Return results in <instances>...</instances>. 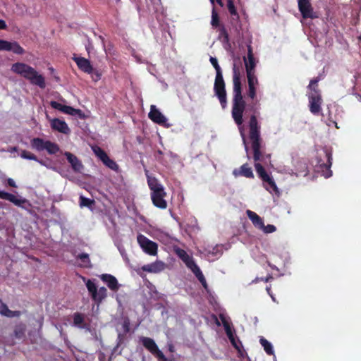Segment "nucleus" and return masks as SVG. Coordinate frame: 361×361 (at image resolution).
Instances as JSON below:
<instances>
[{"instance_id":"5","label":"nucleus","mask_w":361,"mask_h":361,"mask_svg":"<svg viewBox=\"0 0 361 361\" xmlns=\"http://www.w3.org/2000/svg\"><path fill=\"white\" fill-rule=\"evenodd\" d=\"M214 91L215 95L219 100L222 109H226L227 106V95L223 74L216 75L214 85Z\"/></svg>"},{"instance_id":"51","label":"nucleus","mask_w":361,"mask_h":361,"mask_svg":"<svg viewBox=\"0 0 361 361\" xmlns=\"http://www.w3.org/2000/svg\"><path fill=\"white\" fill-rule=\"evenodd\" d=\"M225 331H226V334L228 339H231V338H233L235 336L234 334L231 329V327H229L228 329H225Z\"/></svg>"},{"instance_id":"45","label":"nucleus","mask_w":361,"mask_h":361,"mask_svg":"<svg viewBox=\"0 0 361 361\" xmlns=\"http://www.w3.org/2000/svg\"><path fill=\"white\" fill-rule=\"evenodd\" d=\"M232 345L238 351L239 353H241L240 348L242 347V344L240 341H236L235 336L229 339Z\"/></svg>"},{"instance_id":"23","label":"nucleus","mask_w":361,"mask_h":361,"mask_svg":"<svg viewBox=\"0 0 361 361\" xmlns=\"http://www.w3.org/2000/svg\"><path fill=\"white\" fill-rule=\"evenodd\" d=\"M246 214L255 227L259 229L264 227V221L257 214L251 210H247Z\"/></svg>"},{"instance_id":"9","label":"nucleus","mask_w":361,"mask_h":361,"mask_svg":"<svg viewBox=\"0 0 361 361\" xmlns=\"http://www.w3.org/2000/svg\"><path fill=\"white\" fill-rule=\"evenodd\" d=\"M92 149L94 154L102 161V163L112 170H117L118 166L117 164L109 158L106 152L100 147L94 145L92 147Z\"/></svg>"},{"instance_id":"14","label":"nucleus","mask_w":361,"mask_h":361,"mask_svg":"<svg viewBox=\"0 0 361 361\" xmlns=\"http://www.w3.org/2000/svg\"><path fill=\"white\" fill-rule=\"evenodd\" d=\"M148 116L153 122L161 126H165L167 122V118L154 105L151 106Z\"/></svg>"},{"instance_id":"29","label":"nucleus","mask_w":361,"mask_h":361,"mask_svg":"<svg viewBox=\"0 0 361 361\" xmlns=\"http://www.w3.org/2000/svg\"><path fill=\"white\" fill-rule=\"evenodd\" d=\"M77 259H80L81 263L80 266L83 268H92L91 261L89 255L87 253H82L78 255Z\"/></svg>"},{"instance_id":"30","label":"nucleus","mask_w":361,"mask_h":361,"mask_svg":"<svg viewBox=\"0 0 361 361\" xmlns=\"http://www.w3.org/2000/svg\"><path fill=\"white\" fill-rule=\"evenodd\" d=\"M45 150L49 154H56L60 151V147L56 143L47 140Z\"/></svg>"},{"instance_id":"13","label":"nucleus","mask_w":361,"mask_h":361,"mask_svg":"<svg viewBox=\"0 0 361 361\" xmlns=\"http://www.w3.org/2000/svg\"><path fill=\"white\" fill-rule=\"evenodd\" d=\"M243 61L245 63L246 73L255 72L256 62L252 51V47L250 44L247 45V56H243Z\"/></svg>"},{"instance_id":"17","label":"nucleus","mask_w":361,"mask_h":361,"mask_svg":"<svg viewBox=\"0 0 361 361\" xmlns=\"http://www.w3.org/2000/svg\"><path fill=\"white\" fill-rule=\"evenodd\" d=\"M325 157L326 159V162L321 163L320 161H318L319 167L321 168L323 176L325 178H329L332 175V171L330 170V168L332 164V155L331 152L328 151H325Z\"/></svg>"},{"instance_id":"28","label":"nucleus","mask_w":361,"mask_h":361,"mask_svg":"<svg viewBox=\"0 0 361 361\" xmlns=\"http://www.w3.org/2000/svg\"><path fill=\"white\" fill-rule=\"evenodd\" d=\"M20 156L21 158L28 160L36 161L41 165H44V162L42 160H39L36 155L27 150H21Z\"/></svg>"},{"instance_id":"50","label":"nucleus","mask_w":361,"mask_h":361,"mask_svg":"<svg viewBox=\"0 0 361 361\" xmlns=\"http://www.w3.org/2000/svg\"><path fill=\"white\" fill-rule=\"evenodd\" d=\"M91 74H93L92 77L95 81L99 80L101 78V73L98 71H95L94 68L93 73H92Z\"/></svg>"},{"instance_id":"59","label":"nucleus","mask_w":361,"mask_h":361,"mask_svg":"<svg viewBox=\"0 0 361 361\" xmlns=\"http://www.w3.org/2000/svg\"><path fill=\"white\" fill-rule=\"evenodd\" d=\"M215 2H216L220 6H221V7L224 6V3H223L222 0H216Z\"/></svg>"},{"instance_id":"63","label":"nucleus","mask_w":361,"mask_h":361,"mask_svg":"<svg viewBox=\"0 0 361 361\" xmlns=\"http://www.w3.org/2000/svg\"><path fill=\"white\" fill-rule=\"evenodd\" d=\"M358 40L361 42V35L358 37Z\"/></svg>"},{"instance_id":"35","label":"nucleus","mask_w":361,"mask_h":361,"mask_svg":"<svg viewBox=\"0 0 361 361\" xmlns=\"http://www.w3.org/2000/svg\"><path fill=\"white\" fill-rule=\"evenodd\" d=\"M227 7H228V12L229 13L233 16H235L236 17L237 19L239 18V14L236 10V8L234 5V3H233V0H227Z\"/></svg>"},{"instance_id":"62","label":"nucleus","mask_w":361,"mask_h":361,"mask_svg":"<svg viewBox=\"0 0 361 361\" xmlns=\"http://www.w3.org/2000/svg\"><path fill=\"white\" fill-rule=\"evenodd\" d=\"M121 337H122V336H121V334H118V339H119L120 341H119V343H118V345H119V344H120V343H121Z\"/></svg>"},{"instance_id":"54","label":"nucleus","mask_w":361,"mask_h":361,"mask_svg":"<svg viewBox=\"0 0 361 361\" xmlns=\"http://www.w3.org/2000/svg\"><path fill=\"white\" fill-rule=\"evenodd\" d=\"M7 183L9 186L12 187V188H16L17 185H16V183L15 181L13 180V179L9 178L7 179Z\"/></svg>"},{"instance_id":"12","label":"nucleus","mask_w":361,"mask_h":361,"mask_svg":"<svg viewBox=\"0 0 361 361\" xmlns=\"http://www.w3.org/2000/svg\"><path fill=\"white\" fill-rule=\"evenodd\" d=\"M0 50L11 51L16 54H23L24 49L16 42H10L0 39Z\"/></svg>"},{"instance_id":"42","label":"nucleus","mask_w":361,"mask_h":361,"mask_svg":"<svg viewBox=\"0 0 361 361\" xmlns=\"http://www.w3.org/2000/svg\"><path fill=\"white\" fill-rule=\"evenodd\" d=\"M190 269L195 274L197 279L204 276L202 271L200 270V267L197 265V264L192 265V267Z\"/></svg>"},{"instance_id":"26","label":"nucleus","mask_w":361,"mask_h":361,"mask_svg":"<svg viewBox=\"0 0 361 361\" xmlns=\"http://www.w3.org/2000/svg\"><path fill=\"white\" fill-rule=\"evenodd\" d=\"M0 314L7 317H19L20 315V311H12L8 309V306L6 304H2L0 305Z\"/></svg>"},{"instance_id":"3","label":"nucleus","mask_w":361,"mask_h":361,"mask_svg":"<svg viewBox=\"0 0 361 361\" xmlns=\"http://www.w3.org/2000/svg\"><path fill=\"white\" fill-rule=\"evenodd\" d=\"M11 71L29 80L32 85H37L41 89L46 87L44 77L27 63H15L11 66Z\"/></svg>"},{"instance_id":"36","label":"nucleus","mask_w":361,"mask_h":361,"mask_svg":"<svg viewBox=\"0 0 361 361\" xmlns=\"http://www.w3.org/2000/svg\"><path fill=\"white\" fill-rule=\"evenodd\" d=\"M95 203L94 200L87 198L84 196L80 197V207H91Z\"/></svg>"},{"instance_id":"16","label":"nucleus","mask_w":361,"mask_h":361,"mask_svg":"<svg viewBox=\"0 0 361 361\" xmlns=\"http://www.w3.org/2000/svg\"><path fill=\"white\" fill-rule=\"evenodd\" d=\"M73 60L76 63L78 68L82 72L88 74L93 73V67L88 59L84 57L74 56Z\"/></svg>"},{"instance_id":"41","label":"nucleus","mask_w":361,"mask_h":361,"mask_svg":"<svg viewBox=\"0 0 361 361\" xmlns=\"http://www.w3.org/2000/svg\"><path fill=\"white\" fill-rule=\"evenodd\" d=\"M209 61L216 71V75H221L222 73L221 68L218 63V61L215 57L211 56Z\"/></svg>"},{"instance_id":"27","label":"nucleus","mask_w":361,"mask_h":361,"mask_svg":"<svg viewBox=\"0 0 361 361\" xmlns=\"http://www.w3.org/2000/svg\"><path fill=\"white\" fill-rule=\"evenodd\" d=\"M320 80V78L319 76L314 78L310 81V84L307 86V88L310 90V92L309 94H321L320 90L319 89L318 82Z\"/></svg>"},{"instance_id":"24","label":"nucleus","mask_w":361,"mask_h":361,"mask_svg":"<svg viewBox=\"0 0 361 361\" xmlns=\"http://www.w3.org/2000/svg\"><path fill=\"white\" fill-rule=\"evenodd\" d=\"M73 326L80 328L85 329L87 326V324L85 322V315L80 312H75L73 315Z\"/></svg>"},{"instance_id":"15","label":"nucleus","mask_w":361,"mask_h":361,"mask_svg":"<svg viewBox=\"0 0 361 361\" xmlns=\"http://www.w3.org/2000/svg\"><path fill=\"white\" fill-rule=\"evenodd\" d=\"M51 128L53 130L68 135L71 130L67 123L59 118H53L50 121Z\"/></svg>"},{"instance_id":"60","label":"nucleus","mask_w":361,"mask_h":361,"mask_svg":"<svg viewBox=\"0 0 361 361\" xmlns=\"http://www.w3.org/2000/svg\"><path fill=\"white\" fill-rule=\"evenodd\" d=\"M159 361H172L171 360H168L165 355H164V358H157Z\"/></svg>"},{"instance_id":"4","label":"nucleus","mask_w":361,"mask_h":361,"mask_svg":"<svg viewBox=\"0 0 361 361\" xmlns=\"http://www.w3.org/2000/svg\"><path fill=\"white\" fill-rule=\"evenodd\" d=\"M147 179V184L151 190V199L154 205L159 209H164L167 207V202L164 200L166 195L163 185L155 178L149 176V171L145 170Z\"/></svg>"},{"instance_id":"8","label":"nucleus","mask_w":361,"mask_h":361,"mask_svg":"<svg viewBox=\"0 0 361 361\" xmlns=\"http://www.w3.org/2000/svg\"><path fill=\"white\" fill-rule=\"evenodd\" d=\"M298 9L302 16L305 19H314L318 18V15L314 11L310 0H297Z\"/></svg>"},{"instance_id":"7","label":"nucleus","mask_w":361,"mask_h":361,"mask_svg":"<svg viewBox=\"0 0 361 361\" xmlns=\"http://www.w3.org/2000/svg\"><path fill=\"white\" fill-rule=\"evenodd\" d=\"M137 240L142 250L149 255H157L158 246L155 242L150 240L142 234H139Z\"/></svg>"},{"instance_id":"61","label":"nucleus","mask_w":361,"mask_h":361,"mask_svg":"<svg viewBox=\"0 0 361 361\" xmlns=\"http://www.w3.org/2000/svg\"><path fill=\"white\" fill-rule=\"evenodd\" d=\"M209 1H210L211 4L213 5V7L215 6L214 4H215L216 0H209Z\"/></svg>"},{"instance_id":"31","label":"nucleus","mask_w":361,"mask_h":361,"mask_svg":"<svg viewBox=\"0 0 361 361\" xmlns=\"http://www.w3.org/2000/svg\"><path fill=\"white\" fill-rule=\"evenodd\" d=\"M259 342L267 355H274L273 346L270 342H269L267 339H265L263 337L260 338Z\"/></svg>"},{"instance_id":"18","label":"nucleus","mask_w":361,"mask_h":361,"mask_svg":"<svg viewBox=\"0 0 361 361\" xmlns=\"http://www.w3.org/2000/svg\"><path fill=\"white\" fill-rule=\"evenodd\" d=\"M63 154L66 157V159L70 163L73 170L75 172H80L83 169V165L81 161L79 160L75 155L69 152H65Z\"/></svg>"},{"instance_id":"11","label":"nucleus","mask_w":361,"mask_h":361,"mask_svg":"<svg viewBox=\"0 0 361 361\" xmlns=\"http://www.w3.org/2000/svg\"><path fill=\"white\" fill-rule=\"evenodd\" d=\"M310 111L314 115H319L322 111V98L321 94H308Z\"/></svg>"},{"instance_id":"39","label":"nucleus","mask_w":361,"mask_h":361,"mask_svg":"<svg viewBox=\"0 0 361 361\" xmlns=\"http://www.w3.org/2000/svg\"><path fill=\"white\" fill-rule=\"evenodd\" d=\"M219 39H223V42L224 43H228L229 42V35L228 33L225 28L224 26H221L219 29Z\"/></svg>"},{"instance_id":"56","label":"nucleus","mask_w":361,"mask_h":361,"mask_svg":"<svg viewBox=\"0 0 361 361\" xmlns=\"http://www.w3.org/2000/svg\"><path fill=\"white\" fill-rule=\"evenodd\" d=\"M302 169H303V171H302V173H303L302 175L304 176H305L308 174L307 166H306V164L302 165Z\"/></svg>"},{"instance_id":"49","label":"nucleus","mask_w":361,"mask_h":361,"mask_svg":"<svg viewBox=\"0 0 361 361\" xmlns=\"http://www.w3.org/2000/svg\"><path fill=\"white\" fill-rule=\"evenodd\" d=\"M221 320L222 322L224 329H227L231 327L228 322L226 319V318L223 315H220Z\"/></svg>"},{"instance_id":"1","label":"nucleus","mask_w":361,"mask_h":361,"mask_svg":"<svg viewBox=\"0 0 361 361\" xmlns=\"http://www.w3.org/2000/svg\"><path fill=\"white\" fill-rule=\"evenodd\" d=\"M256 104L252 106V110L254 114L257 112V108L255 107ZM249 138L252 142V148L253 150V159L256 162L255 167L258 176L262 179L263 183L266 184V189H271L273 191L278 192V188L274 180L270 176L262 166V165L257 161L264 160V155L262 154L261 149L262 139L260 137V126L258 124L257 117L255 114L251 115L249 121Z\"/></svg>"},{"instance_id":"40","label":"nucleus","mask_w":361,"mask_h":361,"mask_svg":"<svg viewBox=\"0 0 361 361\" xmlns=\"http://www.w3.org/2000/svg\"><path fill=\"white\" fill-rule=\"evenodd\" d=\"M247 78L248 86H255L258 83V80L255 76V72H252L251 73H246Z\"/></svg>"},{"instance_id":"55","label":"nucleus","mask_w":361,"mask_h":361,"mask_svg":"<svg viewBox=\"0 0 361 361\" xmlns=\"http://www.w3.org/2000/svg\"><path fill=\"white\" fill-rule=\"evenodd\" d=\"M7 25L6 22L4 20L0 19V30L6 29Z\"/></svg>"},{"instance_id":"32","label":"nucleus","mask_w":361,"mask_h":361,"mask_svg":"<svg viewBox=\"0 0 361 361\" xmlns=\"http://www.w3.org/2000/svg\"><path fill=\"white\" fill-rule=\"evenodd\" d=\"M107 296V290L105 287H101L97 290L95 299H92L97 303H100Z\"/></svg>"},{"instance_id":"44","label":"nucleus","mask_w":361,"mask_h":361,"mask_svg":"<svg viewBox=\"0 0 361 361\" xmlns=\"http://www.w3.org/2000/svg\"><path fill=\"white\" fill-rule=\"evenodd\" d=\"M264 233H271L274 231H276V228L275 226L274 225H271V224H268L267 226H264V227H262L261 228Z\"/></svg>"},{"instance_id":"57","label":"nucleus","mask_w":361,"mask_h":361,"mask_svg":"<svg viewBox=\"0 0 361 361\" xmlns=\"http://www.w3.org/2000/svg\"><path fill=\"white\" fill-rule=\"evenodd\" d=\"M169 351L171 353H173L175 351V347L173 344H169L168 345Z\"/></svg>"},{"instance_id":"19","label":"nucleus","mask_w":361,"mask_h":361,"mask_svg":"<svg viewBox=\"0 0 361 361\" xmlns=\"http://www.w3.org/2000/svg\"><path fill=\"white\" fill-rule=\"evenodd\" d=\"M233 174L235 176H243L248 178H253L254 174L252 168L248 164H243L239 169H235L233 171Z\"/></svg>"},{"instance_id":"34","label":"nucleus","mask_w":361,"mask_h":361,"mask_svg":"<svg viewBox=\"0 0 361 361\" xmlns=\"http://www.w3.org/2000/svg\"><path fill=\"white\" fill-rule=\"evenodd\" d=\"M86 287L91 295L92 299H95L96 293H97V286L95 283L92 281L90 279H88L86 282Z\"/></svg>"},{"instance_id":"48","label":"nucleus","mask_w":361,"mask_h":361,"mask_svg":"<svg viewBox=\"0 0 361 361\" xmlns=\"http://www.w3.org/2000/svg\"><path fill=\"white\" fill-rule=\"evenodd\" d=\"M122 326H123V331L126 334H127L130 331V320L128 319H126L123 321Z\"/></svg>"},{"instance_id":"21","label":"nucleus","mask_w":361,"mask_h":361,"mask_svg":"<svg viewBox=\"0 0 361 361\" xmlns=\"http://www.w3.org/2000/svg\"><path fill=\"white\" fill-rule=\"evenodd\" d=\"M176 254L189 269L192 267V265L196 264L193 257L189 255L185 250L183 249H178L176 250Z\"/></svg>"},{"instance_id":"37","label":"nucleus","mask_w":361,"mask_h":361,"mask_svg":"<svg viewBox=\"0 0 361 361\" xmlns=\"http://www.w3.org/2000/svg\"><path fill=\"white\" fill-rule=\"evenodd\" d=\"M25 331V326L24 324H20L16 326L14 330L15 336L17 338H21L24 336Z\"/></svg>"},{"instance_id":"58","label":"nucleus","mask_w":361,"mask_h":361,"mask_svg":"<svg viewBox=\"0 0 361 361\" xmlns=\"http://www.w3.org/2000/svg\"><path fill=\"white\" fill-rule=\"evenodd\" d=\"M266 290L268 293V294L271 296V298H272L273 300H275L274 296L272 295L271 293V287L270 286H267L266 288Z\"/></svg>"},{"instance_id":"6","label":"nucleus","mask_w":361,"mask_h":361,"mask_svg":"<svg viewBox=\"0 0 361 361\" xmlns=\"http://www.w3.org/2000/svg\"><path fill=\"white\" fill-rule=\"evenodd\" d=\"M0 199L8 200L16 206L26 210H29L31 207V204L27 199L21 197H17L14 195L3 190H0Z\"/></svg>"},{"instance_id":"10","label":"nucleus","mask_w":361,"mask_h":361,"mask_svg":"<svg viewBox=\"0 0 361 361\" xmlns=\"http://www.w3.org/2000/svg\"><path fill=\"white\" fill-rule=\"evenodd\" d=\"M140 341L142 343L143 346L157 358H164V353L159 349L157 345L152 338L141 336L140 337Z\"/></svg>"},{"instance_id":"33","label":"nucleus","mask_w":361,"mask_h":361,"mask_svg":"<svg viewBox=\"0 0 361 361\" xmlns=\"http://www.w3.org/2000/svg\"><path fill=\"white\" fill-rule=\"evenodd\" d=\"M63 113L71 115V116H79L82 118V112L80 109H75L72 106L66 105Z\"/></svg>"},{"instance_id":"52","label":"nucleus","mask_w":361,"mask_h":361,"mask_svg":"<svg viewBox=\"0 0 361 361\" xmlns=\"http://www.w3.org/2000/svg\"><path fill=\"white\" fill-rule=\"evenodd\" d=\"M198 281L201 283V284L202 285L204 288L207 289L208 285H207V283L206 281L204 276L201 279H199Z\"/></svg>"},{"instance_id":"20","label":"nucleus","mask_w":361,"mask_h":361,"mask_svg":"<svg viewBox=\"0 0 361 361\" xmlns=\"http://www.w3.org/2000/svg\"><path fill=\"white\" fill-rule=\"evenodd\" d=\"M101 279L106 283L109 289L113 291H117L119 289V284L116 278L109 274H102L100 276Z\"/></svg>"},{"instance_id":"53","label":"nucleus","mask_w":361,"mask_h":361,"mask_svg":"<svg viewBox=\"0 0 361 361\" xmlns=\"http://www.w3.org/2000/svg\"><path fill=\"white\" fill-rule=\"evenodd\" d=\"M198 281L201 283V284L202 285L204 288L207 289L208 285H207V283L206 281L204 276L201 279H199Z\"/></svg>"},{"instance_id":"25","label":"nucleus","mask_w":361,"mask_h":361,"mask_svg":"<svg viewBox=\"0 0 361 361\" xmlns=\"http://www.w3.org/2000/svg\"><path fill=\"white\" fill-rule=\"evenodd\" d=\"M47 140H43L40 137H35L31 140L30 145L31 147L37 151H42L45 149Z\"/></svg>"},{"instance_id":"2","label":"nucleus","mask_w":361,"mask_h":361,"mask_svg":"<svg viewBox=\"0 0 361 361\" xmlns=\"http://www.w3.org/2000/svg\"><path fill=\"white\" fill-rule=\"evenodd\" d=\"M233 99H232V111L231 115L235 124L239 127L240 134L243 137V142L246 145V140L243 131L242 130V125L243 123V112L245 109V102L242 94V83L241 76L243 73L241 60L239 57L234 59L233 67ZM247 150V147L245 145Z\"/></svg>"},{"instance_id":"43","label":"nucleus","mask_w":361,"mask_h":361,"mask_svg":"<svg viewBox=\"0 0 361 361\" xmlns=\"http://www.w3.org/2000/svg\"><path fill=\"white\" fill-rule=\"evenodd\" d=\"M50 106L53 109L59 110V111L63 112L66 105H63V104H61V103H59L58 102H56V101H51Z\"/></svg>"},{"instance_id":"64","label":"nucleus","mask_w":361,"mask_h":361,"mask_svg":"<svg viewBox=\"0 0 361 361\" xmlns=\"http://www.w3.org/2000/svg\"><path fill=\"white\" fill-rule=\"evenodd\" d=\"M116 3H119L121 2V0H115Z\"/></svg>"},{"instance_id":"22","label":"nucleus","mask_w":361,"mask_h":361,"mask_svg":"<svg viewBox=\"0 0 361 361\" xmlns=\"http://www.w3.org/2000/svg\"><path fill=\"white\" fill-rule=\"evenodd\" d=\"M164 269V263L161 261L145 264L142 267V270L149 273H158Z\"/></svg>"},{"instance_id":"46","label":"nucleus","mask_w":361,"mask_h":361,"mask_svg":"<svg viewBox=\"0 0 361 361\" xmlns=\"http://www.w3.org/2000/svg\"><path fill=\"white\" fill-rule=\"evenodd\" d=\"M248 87L247 96L253 100L256 97V87L250 85Z\"/></svg>"},{"instance_id":"38","label":"nucleus","mask_w":361,"mask_h":361,"mask_svg":"<svg viewBox=\"0 0 361 361\" xmlns=\"http://www.w3.org/2000/svg\"><path fill=\"white\" fill-rule=\"evenodd\" d=\"M211 24L214 27L219 26V17L216 11L215 6L212 8Z\"/></svg>"},{"instance_id":"47","label":"nucleus","mask_w":361,"mask_h":361,"mask_svg":"<svg viewBox=\"0 0 361 361\" xmlns=\"http://www.w3.org/2000/svg\"><path fill=\"white\" fill-rule=\"evenodd\" d=\"M273 279V276L271 275V274H269L266 278H259V277H257L255 278L253 281H252V283H257L259 281H265V282H268L270 280Z\"/></svg>"}]
</instances>
